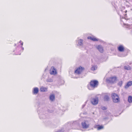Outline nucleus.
Returning a JSON list of instances; mask_svg holds the SVG:
<instances>
[{
  "instance_id": "12",
  "label": "nucleus",
  "mask_w": 132,
  "mask_h": 132,
  "mask_svg": "<svg viewBox=\"0 0 132 132\" xmlns=\"http://www.w3.org/2000/svg\"><path fill=\"white\" fill-rule=\"evenodd\" d=\"M47 88L42 87L40 88V91L41 92H44L47 90Z\"/></svg>"
},
{
  "instance_id": "2",
  "label": "nucleus",
  "mask_w": 132,
  "mask_h": 132,
  "mask_svg": "<svg viewBox=\"0 0 132 132\" xmlns=\"http://www.w3.org/2000/svg\"><path fill=\"white\" fill-rule=\"evenodd\" d=\"M117 80V77L114 76H111L107 78L106 80V81L108 83L113 84L116 82Z\"/></svg>"
},
{
  "instance_id": "8",
  "label": "nucleus",
  "mask_w": 132,
  "mask_h": 132,
  "mask_svg": "<svg viewBox=\"0 0 132 132\" xmlns=\"http://www.w3.org/2000/svg\"><path fill=\"white\" fill-rule=\"evenodd\" d=\"M87 39H90L94 41H97L98 40V39L94 37L88 36L87 37Z\"/></svg>"
},
{
  "instance_id": "22",
  "label": "nucleus",
  "mask_w": 132,
  "mask_h": 132,
  "mask_svg": "<svg viewBox=\"0 0 132 132\" xmlns=\"http://www.w3.org/2000/svg\"><path fill=\"white\" fill-rule=\"evenodd\" d=\"M64 130L63 129H59L55 132H64Z\"/></svg>"
},
{
  "instance_id": "13",
  "label": "nucleus",
  "mask_w": 132,
  "mask_h": 132,
  "mask_svg": "<svg viewBox=\"0 0 132 132\" xmlns=\"http://www.w3.org/2000/svg\"><path fill=\"white\" fill-rule=\"evenodd\" d=\"M39 91L37 87H35L34 89L33 93L34 94H37Z\"/></svg>"
},
{
  "instance_id": "23",
  "label": "nucleus",
  "mask_w": 132,
  "mask_h": 132,
  "mask_svg": "<svg viewBox=\"0 0 132 132\" xmlns=\"http://www.w3.org/2000/svg\"><path fill=\"white\" fill-rule=\"evenodd\" d=\"M101 109L103 110H105L107 108L105 106H103V107H102Z\"/></svg>"
},
{
  "instance_id": "14",
  "label": "nucleus",
  "mask_w": 132,
  "mask_h": 132,
  "mask_svg": "<svg viewBox=\"0 0 132 132\" xmlns=\"http://www.w3.org/2000/svg\"><path fill=\"white\" fill-rule=\"evenodd\" d=\"M96 127H96L97 130H100L101 129H102L104 128V127L103 125H97L96 126Z\"/></svg>"
},
{
  "instance_id": "16",
  "label": "nucleus",
  "mask_w": 132,
  "mask_h": 132,
  "mask_svg": "<svg viewBox=\"0 0 132 132\" xmlns=\"http://www.w3.org/2000/svg\"><path fill=\"white\" fill-rule=\"evenodd\" d=\"M128 102L129 103L132 102V96H129L128 98Z\"/></svg>"
},
{
  "instance_id": "5",
  "label": "nucleus",
  "mask_w": 132,
  "mask_h": 132,
  "mask_svg": "<svg viewBox=\"0 0 132 132\" xmlns=\"http://www.w3.org/2000/svg\"><path fill=\"white\" fill-rule=\"evenodd\" d=\"M99 99L97 97L93 98L91 99V102L94 105H96L98 103Z\"/></svg>"
},
{
  "instance_id": "26",
  "label": "nucleus",
  "mask_w": 132,
  "mask_h": 132,
  "mask_svg": "<svg viewBox=\"0 0 132 132\" xmlns=\"http://www.w3.org/2000/svg\"><path fill=\"white\" fill-rule=\"evenodd\" d=\"M127 12V10H126V11H125V13H126Z\"/></svg>"
},
{
  "instance_id": "21",
  "label": "nucleus",
  "mask_w": 132,
  "mask_h": 132,
  "mask_svg": "<svg viewBox=\"0 0 132 132\" xmlns=\"http://www.w3.org/2000/svg\"><path fill=\"white\" fill-rule=\"evenodd\" d=\"M83 40L81 39L80 40V41L78 43V44L80 45H82Z\"/></svg>"
},
{
  "instance_id": "6",
  "label": "nucleus",
  "mask_w": 132,
  "mask_h": 132,
  "mask_svg": "<svg viewBox=\"0 0 132 132\" xmlns=\"http://www.w3.org/2000/svg\"><path fill=\"white\" fill-rule=\"evenodd\" d=\"M81 124L83 128L85 129L88 128L89 125V124L88 122L87 121H85L82 122Z\"/></svg>"
},
{
  "instance_id": "10",
  "label": "nucleus",
  "mask_w": 132,
  "mask_h": 132,
  "mask_svg": "<svg viewBox=\"0 0 132 132\" xmlns=\"http://www.w3.org/2000/svg\"><path fill=\"white\" fill-rule=\"evenodd\" d=\"M98 50L101 53H103V47L100 45H98L97 47Z\"/></svg>"
},
{
  "instance_id": "3",
  "label": "nucleus",
  "mask_w": 132,
  "mask_h": 132,
  "mask_svg": "<svg viewBox=\"0 0 132 132\" xmlns=\"http://www.w3.org/2000/svg\"><path fill=\"white\" fill-rule=\"evenodd\" d=\"M111 97L114 102L117 103L119 102L120 99L119 96L115 93L112 94Z\"/></svg>"
},
{
  "instance_id": "15",
  "label": "nucleus",
  "mask_w": 132,
  "mask_h": 132,
  "mask_svg": "<svg viewBox=\"0 0 132 132\" xmlns=\"http://www.w3.org/2000/svg\"><path fill=\"white\" fill-rule=\"evenodd\" d=\"M55 98V95L54 94H52L50 96V99L51 101H53L54 100Z\"/></svg>"
},
{
  "instance_id": "25",
  "label": "nucleus",
  "mask_w": 132,
  "mask_h": 132,
  "mask_svg": "<svg viewBox=\"0 0 132 132\" xmlns=\"http://www.w3.org/2000/svg\"><path fill=\"white\" fill-rule=\"evenodd\" d=\"M52 81V80L51 79H50V80H47V81H48V82H51Z\"/></svg>"
},
{
  "instance_id": "17",
  "label": "nucleus",
  "mask_w": 132,
  "mask_h": 132,
  "mask_svg": "<svg viewBox=\"0 0 132 132\" xmlns=\"http://www.w3.org/2000/svg\"><path fill=\"white\" fill-rule=\"evenodd\" d=\"M122 83L123 82L122 81H120L118 83V86L121 87L122 86Z\"/></svg>"
},
{
  "instance_id": "7",
  "label": "nucleus",
  "mask_w": 132,
  "mask_h": 132,
  "mask_svg": "<svg viewBox=\"0 0 132 132\" xmlns=\"http://www.w3.org/2000/svg\"><path fill=\"white\" fill-rule=\"evenodd\" d=\"M50 71V74L51 75H55L57 73L56 70L53 67H51Z\"/></svg>"
},
{
  "instance_id": "24",
  "label": "nucleus",
  "mask_w": 132,
  "mask_h": 132,
  "mask_svg": "<svg viewBox=\"0 0 132 132\" xmlns=\"http://www.w3.org/2000/svg\"><path fill=\"white\" fill-rule=\"evenodd\" d=\"M20 42L21 43V45L22 46L23 45V43L21 41Z\"/></svg>"
},
{
  "instance_id": "11",
  "label": "nucleus",
  "mask_w": 132,
  "mask_h": 132,
  "mask_svg": "<svg viewBox=\"0 0 132 132\" xmlns=\"http://www.w3.org/2000/svg\"><path fill=\"white\" fill-rule=\"evenodd\" d=\"M132 85V81H130L128 82L126 85L125 86V87L126 88H128L130 86H131Z\"/></svg>"
},
{
  "instance_id": "9",
  "label": "nucleus",
  "mask_w": 132,
  "mask_h": 132,
  "mask_svg": "<svg viewBox=\"0 0 132 132\" xmlns=\"http://www.w3.org/2000/svg\"><path fill=\"white\" fill-rule=\"evenodd\" d=\"M118 49L119 51L123 52L124 50V48L122 45H120L118 47Z\"/></svg>"
},
{
  "instance_id": "4",
  "label": "nucleus",
  "mask_w": 132,
  "mask_h": 132,
  "mask_svg": "<svg viewBox=\"0 0 132 132\" xmlns=\"http://www.w3.org/2000/svg\"><path fill=\"white\" fill-rule=\"evenodd\" d=\"M84 67L80 66L75 70V73L78 74H80L84 70Z\"/></svg>"
},
{
  "instance_id": "20",
  "label": "nucleus",
  "mask_w": 132,
  "mask_h": 132,
  "mask_svg": "<svg viewBox=\"0 0 132 132\" xmlns=\"http://www.w3.org/2000/svg\"><path fill=\"white\" fill-rule=\"evenodd\" d=\"M125 69L127 70H129L130 69H131V68L129 66H128V67L126 66H124Z\"/></svg>"
},
{
  "instance_id": "1",
  "label": "nucleus",
  "mask_w": 132,
  "mask_h": 132,
  "mask_svg": "<svg viewBox=\"0 0 132 132\" xmlns=\"http://www.w3.org/2000/svg\"><path fill=\"white\" fill-rule=\"evenodd\" d=\"M98 85V81L96 80H92L89 82L87 85L88 89L90 90L97 87Z\"/></svg>"
},
{
  "instance_id": "18",
  "label": "nucleus",
  "mask_w": 132,
  "mask_h": 132,
  "mask_svg": "<svg viewBox=\"0 0 132 132\" xmlns=\"http://www.w3.org/2000/svg\"><path fill=\"white\" fill-rule=\"evenodd\" d=\"M109 97L107 95L105 96L104 98V99L105 101H108L109 100Z\"/></svg>"
},
{
  "instance_id": "19",
  "label": "nucleus",
  "mask_w": 132,
  "mask_h": 132,
  "mask_svg": "<svg viewBox=\"0 0 132 132\" xmlns=\"http://www.w3.org/2000/svg\"><path fill=\"white\" fill-rule=\"evenodd\" d=\"M97 69V67L96 66H93L91 68V70L93 71H94L96 70Z\"/></svg>"
}]
</instances>
